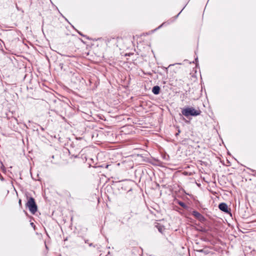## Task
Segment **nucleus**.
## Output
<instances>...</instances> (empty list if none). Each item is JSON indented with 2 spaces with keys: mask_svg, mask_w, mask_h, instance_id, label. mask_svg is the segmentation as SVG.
<instances>
[{
  "mask_svg": "<svg viewBox=\"0 0 256 256\" xmlns=\"http://www.w3.org/2000/svg\"><path fill=\"white\" fill-rule=\"evenodd\" d=\"M182 114L188 118L190 116H196L200 114L202 112L200 109L196 110L192 106H186L182 108Z\"/></svg>",
  "mask_w": 256,
  "mask_h": 256,
  "instance_id": "1",
  "label": "nucleus"
},
{
  "mask_svg": "<svg viewBox=\"0 0 256 256\" xmlns=\"http://www.w3.org/2000/svg\"><path fill=\"white\" fill-rule=\"evenodd\" d=\"M26 206L28 208L30 212L33 214H35L38 210V206L33 197L30 196L28 198Z\"/></svg>",
  "mask_w": 256,
  "mask_h": 256,
  "instance_id": "2",
  "label": "nucleus"
},
{
  "mask_svg": "<svg viewBox=\"0 0 256 256\" xmlns=\"http://www.w3.org/2000/svg\"><path fill=\"white\" fill-rule=\"evenodd\" d=\"M192 214L194 217V218L201 222H204L206 220V219L203 215L196 210H194L192 212Z\"/></svg>",
  "mask_w": 256,
  "mask_h": 256,
  "instance_id": "3",
  "label": "nucleus"
},
{
  "mask_svg": "<svg viewBox=\"0 0 256 256\" xmlns=\"http://www.w3.org/2000/svg\"><path fill=\"white\" fill-rule=\"evenodd\" d=\"M218 208L221 211L225 212L226 214H230V215H232L231 210L230 208H228V204L226 203H220L218 206Z\"/></svg>",
  "mask_w": 256,
  "mask_h": 256,
  "instance_id": "4",
  "label": "nucleus"
},
{
  "mask_svg": "<svg viewBox=\"0 0 256 256\" xmlns=\"http://www.w3.org/2000/svg\"><path fill=\"white\" fill-rule=\"evenodd\" d=\"M105 43L107 46L110 44L112 42L113 44H116V40L114 38H106L104 40Z\"/></svg>",
  "mask_w": 256,
  "mask_h": 256,
  "instance_id": "5",
  "label": "nucleus"
},
{
  "mask_svg": "<svg viewBox=\"0 0 256 256\" xmlns=\"http://www.w3.org/2000/svg\"><path fill=\"white\" fill-rule=\"evenodd\" d=\"M152 91L154 94L158 95L160 93V88L158 86H154L152 87Z\"/></svg>",
  "mask_w": 256,
  "mask_h": 256,
  "instance_id": "6",
  "label": "nucleus"
},
{
  "mask_svg": "<svg viewBox=\"0 0 256 256\" xmlns=\"http://www.w3.org/2000/svg\"><path fill=\"white\" fill-rule=\"evenodd\" d=\"M176 202L185 210H188V206L183 202L177 200Z\"/></svg>",
  "mask_w": 256,
  "mask_h": 256,
  "instance_id": "7",
  "label": "nucleus"
},
{
  "mask_svg": "<svg viewBox=\"0 0 256 256\" xmlns=\"http://www.w3.org/2000/svg\"><path fill=\"white\" fill-rule=\"evenodd\" d=\"M156 228L158 230V232L160 233H162V231L164 230V226L160 225V224H157L155 226Z\"/></svg>",
  "mask_w": 256,
  "mask_h": 256,
  "instance_id": "8",
  "label": "nucleus"
},
{
  "mask_svg": "<svg viewBox=\"0 0 256 256\" xmlns=\"http://www.w3.org/2000/svg\"><path fill=\"white\" fill-rule=\"evenodd\" d=\"M162 158L164 160H168L169 159V156L166 154H162Z\"/></svg>",
  "mask_w": 256,
  "mask_h": 256,
  "instance_id": "9",
  "label": "nucleus"
},
{
  "mask_svg": "<svg viewBox=\"0 0 256 256\" xmlns=\"http://www.w3.org/2000/svg\"><path fill=\"white\" fill-rule=\"evenodd\" d=\"M186 6V5H185L184 6V7L182 8V9L180 10V12L176 16L174 17L173 18H174L173 21L174 20H176L178 18L180 14L184 10V8Z\"/></svg>",
  "mask_w": 256,
  "mask_h": 256,
  "instance_id": "10",
  "label": "nucleus"
},
{
  "mask_svg": "<svg viewBox=\"0 0 256 256\" xmlns=\"http://www.w3.org/2000/svg\"><path fill=\"white\" fill-rule=\"evenodd\" d=\"M78 33L81 36H83V37H85L87 39H89L88 37L86 36V35H84L82 32L78 31V30H76Z\"/></svg>",
  "mask_w": 256,
  "mask_h": 256,
  "instance_id": "11",
  "label": "nucleus"
},
{
  "mask_svg": "<svg viewBox=\"0 0 256 256\" xmlns=\"http://www.w3.org/2000/svg\"><path fill=\"white\" fill-rule=\"evenodd\" d=\"M16 7L18 10L22 12V13H24V10L22 8H20V7H18V6L17 4H16Z\"/></svg>",
  "mask_w": 256,
  "mask_h": 256,
  "instance_id": "12",
  "label": "nucleus"
},
{
  "mask_svg": "<svg viewBox=\"0 0 256 256\" xmlns=\"http://www.w3.org/2000/svg\"><path fill=\"white\" fill-rule=\"evenodd\" d=\"M198 57L196 56L195 59H194V60L192 62L194 64H196V66H197L198 65Z\"/></svg>",
  "mask_w": 256,
  "mask_h": 256,
  "instance_id": "13",
  "label": "nucleus"
},
{
  "mask_svg": "<svg viewBox=\"0 0 256 256\" xmlns=\"http://www.w3.org/2000/svg\"><path fill=\"white\" fill-rule=\"evenodd\" d=\"M166 22H163L161 25H160L158 27L154 29V30H152V32H154L156 30H157L161 28L164 25Z\"/></svg>",
  "mask_w": 256,
  "mask_h": 256,
  "instance_id": "14",
  "label": "nucleus"
},
{
  "mask_svg": "<svg viewBox=\"0 0 256 256\" xmlns=\"http://www.w3.org/2000/svg\"><path fill=\"white\" fill-rule=\"evenodd\" d=\"M30 226L34 228V230H36V226L34 222H32L30 224Z\"/></svg>",
  "mask_w": 256,
  "mask_h": 256,
  "instance_id": "15",
  "label": "nucleus"
},
{
  "mask_svg": "<svg viewBox=\"0 0 256 256\" xmlns=\"http://www.w3.org/2000/svg\"><path fill=\"white\" fill-rule=\"evenodd\" d=\"M88 246H92V247H94V248H96V246H98V245H97V244H96V245H95V244H94L92 243H89V244H88Z\"/></svg>",
  "mask_w": 256,
  "mask_h": 256,
  "instance_id": "16",
  "label": "nucleus"
},
{
  "mask_svg": "<svg viewBox=\"0 0 256 256\" xmlns=\"http://www.w3.org/2000/svg\"><path fill=\"white\" fill-rule=\"evenodd\" d=\"M59 66L60 67L61 70H62L63 69V66H64V64L63 63H60L59 64Z\"/></svg>",
  "mask_w": 256,
  "mask_h": 256,
  "instance_id": "17",
  "label": "nucleus"
},
{
  "mask_svg": "<svg viewBox=\"0 0 256 256\" xmlns=\"http://www.w3.org/2000/svg\"><path fill=\"white\" fill-rule=\"evenodd\" d=\"M18 204L20 207L22 206V200L20 199L18 200Z\"/></svg>",
  "mask_w": 256,
  "mask_h": 256,
  "instance_id": "18",
  "label": "nucleus"
},
{
  "mask_svg": "<svg viewBox=\"0 0 256 256\" xmlns=\"http://www.w3.org/2000/svg\"><path fill=\"white\" fill-rule=\"evenodd\" d=\"M0 179L2 181L4 180V178H3V176H2V175L0 173Z\"/></svg>",
  "mask_w": 256,
  "mask_h": 256,
  "instance_id": "19",
  "label": "nucleus"
},
{
  "mask_svg": "<svg viewBox=\"0 0 256 256\" xmlns=\"http://www.w3.org/2000/svg\"><path fill=\"white\" fill-rule=\"evenodd\" d=\"M180 130H178V132H176V133L175 136H177L178 135H179V134H180Z\"/></svg>",
  "mask_w": 256,
  "mask_h": 256,
  "instance_id": "20",
  "label": "nucleus"
},
{
  "mask_svg": "<svg viewBox=\"0 0 256 256\" xmlns=\"http://www.w3.org/2000/svg\"><path fill=\"white\" fill-rule=\"evenodd\" d=\"M38 126H40V130H42V131H44V128H42V126H40L38 125Z\"/></svg>",
  "mask_w": 256,
  "mask_h": 256,
  "instance_id": "21",
  "label": "nucleus"
},
{
  "mask_svg": "<svg viewBox=\"0 0 256 256\" xmlns=\"http://www.w3.org/2000/svg\"><path fill=\"white\" fill-rule=\"evenodd\" d=\"M110 165L109 164H105L104 165V168H108V167L110 166Z\"/></svg>",
  "mask_w": 256,
  "mask_h": 256,
  "instance_id": "22",
  "label": "nucleus"
},
{
  "mask_svg": "<svg viewBox=\"0 0 256 256\" xmlns=\"http://www.w3.org/2000/svg\"><path fill=\"white\" fill-rule=\"evenodd\" d=\"M84 240L85 243H86V244H89V243L88 242V240L84 239Z\"/></svg>",
  "mask_w": 256,
  "mask_h": 256,
  "instance_id": "23",
  "label": "nucleus"
},
{
  "mask_svg": "<svg viewBox=\"0 0 256 256\" xmlns=\"http://www.w3.org/2000/svg\"><path fill=\"white\" fill-rule=\"evenodd\" d=\"M132 192V188H130L128 191V194H129L130 193V192Z\"/></svg>",
  "mask_w": 256,
  "mask_h": 256,
  "instance_id": "24",
  "label": "nucleus"
},
{
  "mask_svg": "<svg viewBox=\"0 0 256 256\" xmlns=\"http://www.w3.org/2000/svg\"><path fill=\"white\" fill-rule=\"evenodd\" d=\"M200 252H204V250H199Z\"/></svg>",
  "mask_w": 256,
  "mask_h": 256,
  "instance_id": "25",
  "label": "nucleus"
},
{
  "mask_svg": "<svg viewBox=\"0 0 256 256\" xmlns=\"http://www.w3.org/2000/svg\"><path fill=\"white\" fill-rule=\"evenodd\" d=\"M104 165H105V164H104L100 166V167H102V168H104Z\"/></svg>",
  "mask_w": 256,
  "mask_h": 256,
  "instance_id": "26",
  "label": "nucleus"
},
{
  "mask_svg": "<svg viewBox=\"0 0 256 256\" xmlns=\"http://www.w3.org/2000/svg\"><path fill=\"white\" fill-rule=\"evenodd\" d=\"M74 157L76 158H78V155L74 156Z\"/></svg>",
  "mask_w": 256,
  "mask_h": 256,
  "instance_id": "27",
  "label": "nucleus"
},
{
  "mask_svg": "<svg viewBox=\"0 0 256 256\" xmlns=\"http://www.w3.org/2000/svg\"><path fill=\"white\" fill-rule=\"evenodd\" d=\"M36 130L38 132V134H39L38 130V128H36Z\"/></svg>",
  "mask_w": 256,
  "mask_h": 256,
  "instance_id": "28",
  "label": "nucleus"
},
{
  "mask_svg": "<svg viewBox=\"0 0 256 256\" xmlns=\"http://www.w3.org/2000/svg\"><path fill=\"white\" fill-rule=\"evenodd\" d=\"M24 213H25L26 214H27V212H26V211L24 210Z\"/></svg>",
  "mask_w": 256,
  "mask_h": 256,
  "instance_id": "29",
  "label": "nucleus"
},
{
  "mask_svg": "<svg viewBox=\"0 0 256 256\" xmlns=\"http://www.w3.org/2000/svg\"><path fill=\"white\" fill-rule=\"evenodd\" d=\"M46 232V235H47L48 236H48V234L47 233V232Z\"/></svg>",
  "mask_w": 256,
  "mask_h": 256,
  "instance_id": "30",
  "label": "nucleus"
},
{
  "mask_svg": "<svg viewBox=\"0 0 256 256\" xmlns=\"http://www.w3.org/2000/svg\"><path fill=\"white\" fill-rule=\"evenodd\" d=\"M176 64H182L181 63H176Z\"/></svg>",
  "mask_w": 256,
  "mask_h": 256,
  "instance_id": "31",
  "label": "nucleus"
},
{
  "mask_svg": "<svg viewBox=\"0 0 256 256\" xmlns=\"http://www.w3.org/2000/svg\"><path fill=\"white\" fill-rule=\"evenodd\" d=\"M174 64H170V66H168L169 67L172 66H174Z\"/></svg>",
  "mask_w": 256,
  "mask_h": 256,
  "instance_id": "32",
  "label": "nucleus"
},
{
  "mask_svg": "<svg viewBox=\"0 0 256 256\" xmlns=\"http://www.w3.org/2000/svg\"><path fill=\"white\" fill-rule=\"evenodd\" d=\"M156 162H158V163H159V162H160L159 160H156Z\"/></svg>",
  "mask_w": 256,
  "mask_h": 256,
  "instance_id": "33",
  "label": "nucleus"
},
{
  "mask_svg": "<svg viewBox=\"0 0 256 256\" xmlns=\"http://www.w3.org/2000/svg\"><path fill=\"white\" fill-rule=\"evenodd\" d=\"M58 54H59L60 55H61V56H64L63 54H60V53H58Z\"/></svg>",
  "mask_w": 256,
  "mask_h": 256,
  "instance_id": "34",
  "label": "nucleus"
},
{
  "mask_svg": "<svg viewBox=\"0 0 256 256\" xmlns=\"http://www.w3.org/2000/svg\"><path fill=\"white\" fill-rule=\"evenodd\" d=\"M46 248H48V246H46Z\"/></svg>",
  "mask_w": 256,
  "mask_h": 256,
  "instance_id": "35",
  "label": "nucleus"
}]
</instances>
